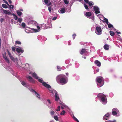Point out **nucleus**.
Instances as JSON below:
<instances>
[{
    "instance_id": "57",
    "label": "nucleus",
    "mask_w": 122,
    "mask_h": 122,
    "mask_svg": "<svg viewBox=\"0 0 122 122\" xmlns=\"http://www.w3.org/2000/svg\"><path fill=\"white\" fill-rule=\"evenodd\" d=\"M37 27L39 29H40V26H37Z\"/></svg>"
},
{
    "instance_id": "55",
    "label": "nucleus",
    "mask_w": 122,
    "mask_h": 122,
    "mask_svg": "<svg viewBox=\"0 0 122 122\" xmlns=\"http://www.w3.org/2000/svg\"><path fill=\"white\" fill-rule=\"evenodd\" d=\"M8 1H9V3L10 4H11L12 1L11 0H8Z\"/></svg>"
},
{
    "instance_id": "37",
    "label": "nucleus",
    "mask_w": 122,
    "mask_h": 122,
    "mask_svg": "<svg viewBox=\"0 0 122 122\" xmlns=\"http://www.w3.org/2000/svg\"><path fill=\"white\" fill-rule=\"evenodd\" d=\"M104 20H105L106 24H108V23H109L108 19L107 18H105L104 19Z\"/></svg>"
},
{
    "instance_id": "64",
    "label": "nucleus",
    "mask_w": 122,
    "mask_h": 122,
    "mask_svg": "<svg viewBox=\"0 0 122 122\" xmlns=\"http://www.w3.org/2000/svg\"><path fill=\"white\" fill-rule=\"evenodd\" d=\"M78 120L77 119H76V120H75V121H76V122H77Z\"/></svg>"
},
{
    "instance_id": "12",
    "label": "nucleus",
    "mask_w": 122,
    "mask_h": 122,
    "mask_svg": "<svg viewBox=\"0 0 122 122\" xmlns=\"http://www.w3.org/2000/svg\"><path fill=\"white\" fill-rule=\"evenodd\" d=\"M3 11L4 13L9 15L11 13V12L10 11L5 10H3Z\"/></svg>"
},
{
    "instance_id": "1",
    "label": "nucleus",
    "mask_w": 122,
    "mask_h": 122,
    "mask_svg": "<svg viewBox=\"0 0 122 122\" xmlns=\"http://www.w3.org/2000/svg\"><path fill=\"white\" fill-rule=\"evenodd\" d=\"M57 82L59 83H60L62 84H66L67 81V78L64 75H60L56 78Z\"/></svg>"
},
{
    "instance_id": "13",
    "label": "nucleus",
    "mask_w": 122,
    "mask_h": 122,
    "mask_svg": "<svg viewBox=\"0 0 122 122\" xmlns=\"http://www.w3.org/2000/svg\"><path fill=\"white\" fill-rule=\"evenodd\" d=\"M32 76L35 79H38V78L35 72L33 73L32 74Z\"/></svg>"
},
{
    "instance_id": "20",
    "label": "nucleus",
    "mask_w": 122,
    "mask_h": 122,
    "mask_svg": "<svg viewBox=\"0 0 122 122\" xmlns=\"http://www.w3.org/2000/svg\"><path fill=\"white\" fill-rule=\"evenodd\" d=\"M16 12L17 15L19 16L21 15L22 14V13L20 11H16Z\"/></svg>"
},
{
    "instance_id": "40",
    "label": "nucleus",
    "mask_w": 122,
    "mask_h": 122,
    "mask_svg": "<svg viewBox=\"0 0 122 122\" xmlns=\"http://www.w3.org/2000/svg\"><path fill=\"white\" fill-rule=\"evenodd\" d=\"M9 6L10 8L13 9L14 7V6L12 5H9Z\"/></svg>"
},
{
    "instance_id": "60",
    "label": "nucleus",
    "mask_w": 122,
    "mask_h": 122,
    "mask_svg": "<svg viewBox=\"0 0 122 122\" xmlns=\"http://www.w3.org/2000/svg\"><path fill=\"white\" fill-rule=\"evenodd\" d=\"M116 33H117L119 34H120L121 33L120 32H117V31H116Z\"/></svg>"
},
{
    "instance_id": "10",
    "label": "nucleus",
    "mask_w": 122,
    "mask_h": 122,
    "mask_svg": "<svg viewBox=\"0 0 122 122\" xmlns=\"http://www.w3.org/2000/svg\"><path fill=\"white\" fill-rule=\"evenodd\" d=\"M3 57L4 59H5V61H6L7 63H10L9 59L7 57L6 55H3Z\"/></svg>"
},
{
    "instance_id": "16",
    "label": "nucleus",
    "mask_w": 122,
    "mask_h": 122,
    "mask_svg": "<svg viewBox=\"0 0 122 122\" xmlns=\"http://www.w3.org/2000/svg\"><path fill=\"white\" fill-rule=\"evenodd\" d=\"M92 14L90 12H86V15L87 16H91Z\"/></svg>"
},
{
    "instance_id": "56",
    "label": "nucleus",
    "mask_w": 122,
    "mask_h": 122,
    "mask_svg": "<svg viewBox=\"0 0 122 122\" xmlns=\"http://www.w3.org/2000/svg\"><path fill=\"white\" fill-rule=\"evenodd\" d=\"M47 101L50 104L51 103V102L50 100L49 99H47Z\"/></svg>"
},
{
    "instance_id": "21",
    "label": "nucleus",
    "mask_w": 122,
    "mask_h": 122,
    "mask_svg": "<svg viewBox=\"0 0 122 122\" xmlns=\"http://www.w3.org/2000/svg\"><path fill=\"white\" fill-rule=\"evenodd\" d=\"M61 13H63L65 12V9L64 8H62L60 10Z\"/></svg>"
},
{
    "instance_id": "18",
    "label": "nucleus",
    "mask_w": 122,
    "mask_h": 122,
    "mask_svg": "<svg viewBox=\"0 0 122 122\" xmlns=\"http://www.w3.org/2000/svg\"><path fill=\"white\" fill-rule=\"evenodd\" d=\"M28 78L29 79L30 81L33 82H34V80L31 76H28Z\"/></svg>"
},
{
    "instance_id": "51",
    "label": "nucleus",
    "mask_w": 122,
    "mask_h": 122,
    "mask_svg": "<svg viewBox=\"0 0 122 122\" xmlns=\"http://www.w3.org/2000/svg\"><path fill=\"white\" fill-rule=\"evenodd\" d=\"M76 36V35L75 34H74L72 36L73 37V39L74 40V39L75 38Z\"/></svg>"
},
{
    "instance_id": "31",
    "label": "nucleus",
    "mask_w": 122,
    "mask_h": 122,
    "mask_svg": "<svg viewBox=\"0 0 122 122\" xmlns=\"http://www.w3.org/2000/svg\"><path fill=\"white\" fill-rule=\"evenodd\" d=\"M84 5L85 8L87 10H88V6L87 5L85 4L84 3Z\"/></svg>"
},
{
    "instance_id": "54",
    "label": "nucleus",
    "mask_w": 122,
    "mask_h": 122,
    "mask_svg": "<svg viewBox=\"0 0 122 122\" xmlns=\"http://www.w3.org/2000/svg\"><path fill=\"white\" fill-rule=\"evenodd\" d=\"M84 1L86 3H88L89 2L88 0H84Z\"/></svg>"
},
{
    "instance_id": "7",
    "label": "nucleus",
    "mask_w": 122,
    "mask_h": 122,
    "mask_svg": "<svg viewBox=\"0 0 122 122\" xmlns=\"http://www.w3.org/2000/svg\"><path fill=\"white\" fill-rule=\"evenodd\" d=\"M16 51L18 53H23L24 52V50L22 48H16Z\"/></svg>"
},
{
    "instance_id": "47",
    "label": "nucleus",
    "mask_w": 122,
    "mask_h": 122,
    "mask_svg": "<svg viewBox=\"0 0 122 122\" xmlns=\"http://www.w3.org/2000/svg\"><path fill=\"white\" fill-rule=\"evenodd\" d=\"M61 107L60 106H58V107L57 108V109L56 110V111H59L60 110V108Z\"/></svg>"
},
{
    "instance_id": "59",
    "label": "nucleus",
    "mask_w": 122,
    "mask_h": 122,
    "mask_svg": "<svg viewBox=\"0 0 122 122\" xmlns=\"http://www.w3.org/2000/svg\"><path fill=\"white\" fill-rule=\"evenodd\" d=\"M73 118L75 120H76V119H77V118L75 117H73Z\"/></svg>"
},
{
    "instance_id": "6",
    "label": "nucleus",
    "mask_w": 122,
    "mask_h": 122,
    "mask_svg": "<svg viewBox=\"0 0 122 122\" xmlns=\"http://www.w3.org/2000/svg\"><path fill=\"white\" fill-rule=\"evenodd\" d=\"M93 9L95 11L96 14H97L100 13L99 11V8L97 6H94L93 7Z\"/></svg>"
},
{
    "instance_id": "41",
    "label": "nucleus",
    "mask_w": 122,
    "mask_h": 122,
    "mask_svg": "<svg viewBox=\"0 0 122 122\" xmlns=\"http://www.w3.org/2000/svg\"><path fill=\"white\" fill-rule=\"evenodd\" d=\"M64 2L66 4H68V1L67 0H64Z\"/></svg>"
},
{
    "instance_id": "30",
    "label": "nucleus",
    "mask_w": 122,
    "mask_h": 122,
    "mask_svg": "<svg viewBox=\"0 0 122 122\" xmlns=\"http://www.w3.org/2000/svg\"><path fill=\"white\" fill-rule=\"evenodd\" d=\"M22 20V18H19L18 19V21L20 23H21Z\"/></svg>"
},
{
    "instance_id": "35",
    "label": "nucleus",
    "mask_w": 122,
    "mask_h": 122,
    "mask_svg": "<svg viewBox=\"0 0 122 122\" xmlns=\"http://www.w3.org/2000/svg\"><path fill=\"white\" fill-rule=\"evenodd\" d=\"M48 9L50 13L51 12V6H49L48 7Z\"/></svg>"
},
{
    "instance_id": "17",
    "label": "nucleus",
    "mask_w": 122,
    "mask_h": 122,
    "mask_svg": "<svg viewBox=\"0 0 122 122\" xmlns=\"http://www.w3.org/2000/svg\"><path fill=\"white\" fill-rule=\"evenodd\" d=\"M32 90L33 91V92H34L37 95L36 96V97H37L38 99H40V95L39 94H38L36 92V91L34 90L33 89H32Z\"/></svg>"
},
{
    "instance_id": "39",
    "label": "nucleus",
    "mask_w": 122,
    "mask_h": 122,
    "mask_svg": "<svg viewBox=\"0 0 122 122\" xmlns=\"http://www.w3.org/2000/svg\"><path fill=\"white\" fill-rule=\"evenodd\" d=\"M107 118H107V117H106V116H104L103 117V120H107Z\"/></svg>"
},
{
    "instance_id": "58",
    "label": "nucleus",
    "mask_w": 122,
    "mask_h": 122,
    "mask_svg": "<svg viewBox=\"0 0 122 122\" xmlns=\"http://www.w3.org/2000/svg\"><path fill=\"white\" fill-rule=\"evenodd\" d=\"M73 118L75 120H76V119H77V118L75 117H73Z\"/></svg>"
},
{
    "instance_id": "22",
    "label": "nucleus",
    "mask_w": 122,
    "mask_h": 122,
    "mask_svg": "<svg viewBox=\"0 0 122 122\" xmlns=\"http://www.w3.org/2000/svg\"><path fill=\"white\" fill-rule=\"evenodd\" d=\"M21 43V42L20 41H16L15 42V45H17V44H20Z\"/></svg>"
},
{
    "instance_id": "43",
    "label": "nucleus",
    "mask_w": 122,
    "mask_h": 122,
    "mask_svg": "<svg viewBox=\"0 0 122 122\" xmlns=\"http://www.w3.org/2000/svg\"><path fill=\"white\" fill-rule=\"evenodd\" d=\"M88 3V4L90 6H92V3L91 2H89Z\"/></svg>"
},
{
    "instance_id": "4",
    "label": "nucleus",
    "mask_w": 122,
    "mask_h": 122,
    "mask_svg": "<svg viewBox=\"0 0 122 122\" xmlns=\"http://www.w3.org/2000/svg\"><path fill=\"white\" fill-rule=\"evenodd\" d=\"M38 81L39 82L42 83V85L45 87L49 88H51V86L49 85L46 83L45 82H43V81L42 79H38Z\"/></svg>"
},
{
    "instance_id": "24",
    "label": "nucleus",
    "mask_w": 122,
    "mask_h": 122,
    "mask_svg": "<svg viewBox=\"0 0 122 122\" xmlns=\"http://www.w3.org/2000/svg\"><path fill=\"white\" fill-rule=\"evenodd\" d=\"M110 33L111 35L112 36H113L115 35V33H114L112 31H110Z\"/></svg>"
},
{
    "instance_id": "52",
    "label": "nucleus",
    "mask_w": 122,
    "mask_h": 122,
    "mask_svg": "<svg viewBox=\"0 0 122 122\" xmlns=\"http://www.w3.org/2000/svg\"><path fill=\"white\" fill-rule=\"evenodd\" d=\"M4 18H1L0 19V22L1 23L3 22V21L4 20Z\"/></svg>"
},
{
    "instance_id": "33",
    "label": "nucleus",
    "mask_w": 122,
    "mask_h": 122,
    "mask_svg": "<svg viewBox=\"0 0 122 122\" xmlns=\"http://www.w3.org/2000/svg\"><path fill=\"white\" fill-rule=\"evenodd\" d=\"M57 70L59 71H61V68L59 66H57Z\"/></svg>"
},
{
    "instance_id": "2",
    "label": "nucleus",
    "mask_w": 122,
    "mask_h": 122,
    "mask_svg": "<svg viewBox=\"0 0 122 122\" xmlns=\"http://www.w3.org/2000/svg\"><path fill=\"white\" fill-rule=\"evenodd\" d=\"M97 97L99 98H101V101L103 104H105L107 102V99L106 96L104 94L101 93H99Z\"/></svg>"
},
{
    "instance_id": "26",
    "label": "nucleus",
    "mask_w": 122,
    "mask_h": 122,
    "mask_svg": "<svg viewBox=\"0 0 122 122\" xmlns=\"http://www.w3.org/2000/svg\"><path fill=\"white\" fill-rule=\"evenodd\" d=\"M108 25V26L109 28H111L112 27H113V25L110 24V23H108V24H107Z\"/></svg>"
},
{
    "instance_id": "63",
    "label": "nucleus",
    "mask_w": 122,
    "mask_h": 122,
    "mask_svg": "<svg viewBox=\"0 0 122 122\" xmlns=\"http://www.w3.org/2000/svg\"><path fill=\"white\" fill-rule=\"evenodd\" d=\"M77 0L80 1H81L82 0Z\"/></svg>"
},
{
    "instance_id": "34",
    "label": "nucleus",
    "mask_w": 122,
    "mask_h": 122,
    "mask_svg": "<svg viewBox=\"0 0 122 122\" xmlns=\"http://www.w3.org/2000/svg\"><path fill=\"white\" fill-rule=\"evenodd\" d=\"M54 119L56 121H57L58 120V117L57 116H54Z\"/></svg>"
},
{
    "instance_id": "27",
    "label": "nucleus",
    "mask_w": 122,
    "mask_h": 122,
    "mask_svg": "<svg viewBox=\"0 0 122 122\" xmlns=\"http://www.w3.org/2000/svg\"><path fill=\"white\" fill-rule=\"evenodd\" d=\"M21 83L23 86H26V83L24 81H22L21 82Z\"/></svg>"
},
{
    "instance_id": "14",
    "label": "nucleus",
    "mask_w": 122,
    "mask_h": 122,
    "mask_svg": "<svg viewBox=\"0 0 122 122\" xmlns=\"http://www.w3.org/2000/svg\"><path fill=\"white\" fill-rule=\"evenodd\" d=\"M13 61L15 62V61H18V59L17 58H16L15 59L12 56H11L10 58Z\"/></svg>"
},
{
    "instance_id": "42",
    "label": "nucleus",
    "mask_w": 122,
    "mask_h": 122,
    "mask_svg": "<svg viewBox=\"0 0 122 122\" xmlns=\"http://www.w3.org/2000/svg\"><path fill=\"white\" fill-rule=\"evenodd\" d=\"M4 2L7 5H9V4L5 0H3Z\"/></svg>"
},
{
    "instance_id": "15",
    "label": "nucleus",
    "mask_w": 122,
    "mask_h": 122,
    "mask_svg": "<svg viewBox=\"0 0 122 122\" xmlns=\"http://www.w3.org/2000/svg\"><path fill=\"white\" fill-rule=\"evenodd\" d=\"M104 48L106 50H107L109 49V46L106 44L104 46Z\"/></svg>"
},
{
    "instance_id": "48",
    "label": "nucleus",
    "mask_w": 122,
    "mask_h": 122,
    "mask_svg": "<svg viewBox=\"0 0 122 122\" xmlns=\"http://www.w3.org/2000/svg\"><path fill=\"white\" fill-rule=\"evenodd\" d=\"M104 116H106L107 118L109 117V114L108 113H107Z\"/></svg>"
},
{
    "instance_id": "45",
    "label": "nucleus",
    "mask_w": 122,
    "mask_h": 122,
    "mask_svg": "<svg viewBox=\"0 0 122 122\" xmlns=\"http://www.w3.org/2000/svg\"><path fill=\"white\" fill-rule=\"evenodd\" d=\"M51 114V115H53L54 114V112L53 111H52L50 112Z\"/></svg>"
},
{
    "instance_id": "46",
    "label": "nucleus",
    "mask_w": 122,
    "mask_h": 122,
    "mask_svg": "<svg viewBox=\"0 0 122 122\" xmlns=\"http://www.w3.org/2000/svg\"><path fill=\"white\" fill-rule=\"evenodd\" d=\"M105 122H116V121L115 120H114L113 121H112L109 120L107 121H106Z\"/></svg>"
},
{
    "instance_id": "32",
    "label": "nucleus",
    "mask_w": 122,
    "mask_h": 122,
    "mask_svg": "<svg viewBox=\"0 0 122 122\" xmlns=\"http://www.w3.org/2000/svg\"><path fill=\"white\" fill-rule=\"evenodd\" d=\"M65 112L64 110H63L62 112L60 113V114L62 115H64Z\"/></svg>"
},
{
    "instance_id": "19",
    "label": "nucleus",
    "mask_w": 122,
    "mask_h": 122,
    "mask_svg": "<svg viewBox=\"0 0 122 122\" xmlns=\"http://www.w3.org/2000/svg\"><path fill=\"white\" fill-rule=\"evenodd\" d=\"M12 15L14 17V18L15 20H17L18 19V17L15 14L13 13Z\"/></svg>"
},
{
    "instance_id": "36",
    "label": "nucleus",
    "mask_w": 122,
    "mask_h": 122,
    "mask_svg": "<svg viewBox=\"0 0 122 122\" xmlns=\"http://www.w3.org/2000/svg\"><path fill=\"white\" fill-rule=\"evenodd\" d=\"M21 25L24 28H25V24L24 23H22Z\"/></svg>"
},
{
    "instance_id": "11",
    "label": "nucleus",
    "mask_w": 122,
    "mask_h": 122,
    "mask_svg": "<svg viewBox=\"0 0 122 122\" xmlns=\"http://www.w3.org/2000/svg\"><path fill=\"white\" fill-rule=\"evenodd\" d=\"M95 63L97 64V66L100 67L101 66V64L100 62L96 60L95 61Z\"/></svg>"
},
{
    "instance_id": "3",
    "label": "nucleus",
    "mask_w": 122,
    "mask_h": 122,
    "mask_svg": "<svg viewBox=\"0 0 122 122\" xmlns=\"http://www.w3.org/2000/svg\"><path fill=\"white\" fill-rule=\"evenodd\" d=\"M97 81L98 83L97 85L100 87L102 86L104 84V82L103 80V78L102 77H98L97 78Z\"/></svg>"
},
{
    "instance_id": "23",
    "label": "nucleus",
    "mask_w": 122,
    "mask_h": 122,
    "mask_svg": "<svg viewBox=\"0 0 122 122\" xmlns=\"http://www.w3.org/2000/svg\"><path fill=\"white\" fill-rule=\"evenodd\" d=\"M112 111H114V112H116L118 113L119 112L118 110L117 109L115 108H113L112 110Z\"/></svg>"
},
{
    "instance_id": "38",
    "label": "nucleus",
    "mask_w": 122,
    "mask_h": 122,
    "mask_svg": "<svg viewBox=\"0 0 122 122\" xmlns=\"http://www.w3.org/2000/svg\"><path fill=\"white\" fill-rule=\"evenodd\" d=\"M50 0H44V1L46 4H47Z\"/></svg>"
},
{
    "instance_id": "50",
    "label": "nucleus",
    "mask_w": 122,
    "mask_h": 122,
    "mask_svg": "<svg viewBox=\"0 0 122 122\" xmlns=\"http://www.w3.org/2000/svg\"><path fill=\"white\" fill-rule=\"evenodd\" d=\"M51 2H50L49 3H47V6H49L51 5Z\"/></svg>"
},
{
    "instance_id": "53",
    "label": "nucleus",
    "mask_w": 122,
    "mask_h": 122,
    "mask_svg": "<svg viewBox=\"0 0 122 122\" xmlns=\"http://www.w3.org/2000/svg\"><path fill=\"white\" fill-rule=\"evenodd\" d=\"M56 18L57 17H55L52 18V20H55L56 19Z\"/></svg>"
},
{
    "instance_id": "28",
    "label": "nucleus",
    "mask_w": 122,
    "mask_h": 122,
    "mask_svg": "<svg viewBox=\"0 0 122 122\" xmlns=\"http://www.w3.org/2000/svg\"><path fill=\"white\" fill-rule=\"evenodd\" d=\"M7 51L8 52V55L9 56V57H10V58L12 56L11 54V53H10V52L8 50H7Z\"/></svg>"
},
{
    "instance_id": "25",
    "label": "nucleus",
    "mask_w": 122,
    "mask_h": 122,
    "mask_svg": "<svg viewBox=\"0 0 122 122\" xmlns=\"http://www.w3.org/2000/svg\"><path fill=\"white\" fill-rule=\"evenodd\" d=\"M112 115H114V116L117 115V113H118V112H114V111H112Z\"/></svg>"
},
{
    "instance_id": "49",
    "label": "nucleus",
    "mask_w": 122,
    "mask_h": 122,
    "mask_svg": "<svg viewBox=\"0 0 122 122\" xmlns=\"http://www.w3.org/2000/svg\"><path fill=\"white\" fill-rule=\"evenodd\" d=\"M32 30H34V31L35 32H38V30H37V29H32Z\"/></svg>"
},
{
    "instance_id": "61",
    "label": "nucleus",
    "mask_w": 122,
    "mask_h": 122,
    "mask_svg": "<svg viewBox=\"0 0 122 122\" xmlns=\"http://www.w3.org/2000/svg\"><path fill=\"white\" fill-rule=\"evenodd\" d=\"M66 75L67 76H68V73H66Z\"/></svg>"
},
{
    "instance_id": "8",
    "label": "nucleus",
    "mask_w": 122,
    "mask_h": 122,
    "mask_svg": "<svg viewBox=\"0 0 122 122\" xmlns=\"http://www.w3.org/2000/svg\"><path fill=\"white\" fill-rule=\"evenodd\" d=\"M55 100L56 101H57L59 100V97L57 94V92L56 91H55Z\"/></svg>"
},
{
    "instance_id": "5",
    "label": "nucleus",
    "mask_w": 122,
    "mask_h": 122,
    "mask_svg": "<svg viewBox=\"0 0 122 122\" xmlns=\"http://www.w3.org/2000/svg\"><path fill=\"white\" fill-rule=\"evenodd\" d=\"M95 32L97 34L100 35L101 34L102 30L100 26H98L96 27Z\"/></svg>"
},
{
    "instance_id": "9",
    "label": "nucleus",
    "mask_w": 122,
    "mask_h": 122,
    "mask_svg": "<svg viewBox=\"0 0 122 122\" xmlns=\"http://www.w3.org/2000/svg\"><path fill=\"white\" fill-rule=\"evenodd\" d=\"M87 52L86 49H82L80 52V54L81 55H83L84 53H86Z\"/></svg>"
},
{
    "instance_id": "44",
    "label": "nucleus",
    "mask_w": 122,
    "mask_h": 122,
    "mask_svg": "<svg viewBox=\"0 0 122 122\" xmlns=\"http://www.w3.org/2000/svg\"><path fill=\"white\" fill-rule=\"evenodd\" d=\"M12 49L13 51H15V47H12Z\"/></svg>"
},
{
    "instance_id": "62",
    "label": "nucleus",
    "mask_w": 122,
    "mask_h": 122,
    "mask_svg": "<svg viewBox=\"0 0 122 122\" xmlns=\"http://www.w3.org/2000/svg\"><path fill=\"white\" fill-rule=\"evenodd\" d=\"M61 108L62 109H63L64 108L62 106L61 107Z\"/></svg>"
},
{
    "instance_id": "29",
    "label": "nucleus",
    "mask_w": 122,
    "mask_h": 122,
    "mask_svg": "<svg viewBox=\"0 0 122 122\" xmlns=\"http://www.w3.org/2000/svg\"><path fill=\"white\" fill-rule=\"evenodd\" d=\"M2 6L3 8H6L7 7V6L5 4H3L2 5Z\"/></svg>"
}]
</instances>
